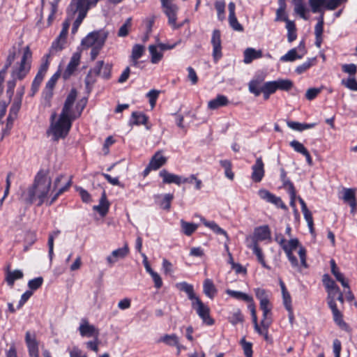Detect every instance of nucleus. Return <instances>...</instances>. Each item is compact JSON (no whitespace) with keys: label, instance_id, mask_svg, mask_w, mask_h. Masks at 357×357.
Wrapping results in <instances>:
<instances>
[{"label":"nucleus","instance_id":"obj_1","mask_svg":"<svg viewBox=\"0 0 357 357\" xmlns=\"http://www.w3.org/2000/svg\"><path fill=\"white\" fill-rule=\"evenodd\" d=\"M52 179L45 170H40L34 178L33 184L24 190L21 200L26 204L31 205L36 202L40 206L44 204L50 191Z\"/></svg>","mask_w":357,"mask_h":357},{"label":"nucleus","instance_id":"obj_2","mask_svg":"<svg viewBox=\"0 0 357 357\" xmlns=\"http://www.w3.org/2000/svg\"><path fill=\"white\" fill-rule=\"evenodd\" d=\"M255 296L259 300V307L263 312V318L261 321L262 328L258 324L257 317L252 319L255 331L260 335H264L267 337L268 328L272 323L271 308L272 306L269 301L270 293L266 290L257 288L255 290Z\"/></svg>","mask_w":357,"mask_h":357},{"label":"nucleus","instance_id":"obj_3","mask_svg":"<svg viewBox=\"0 0 357 357\" xmlns=\"http://www.w3.org/2000/svg\"><path fill=\"white\" fill-rule=\"evenodd\" d=\"M56 116V113L51 116V124L47 133H51L53 136L52 139L55 142L59 139L65 138L68 134L73 120L66 118L63 114H60L57 121H54Z\"/></svg>","mask_w":357,"mask_h":357},{"label":"nucleus","instance_id":"obj_4","mask_svg":"<svg viewBox=\"0 0 357 357\" xmlns=\"http://www.w3.org/2000/svg\"><path fill=\"white\" fill-rule=\"evenodd\" d=\"M89 0H72L68 6L67 8L68 15L75 17V14L78 13L77 17L73 24V34L77 31L79 26L86 16L87 12L89 10Z\"/></svg>","mask_w":357,"mask_h":357},{"label":"nucleus","instance_id":"obj_5","mask_svg":"<svg viewBox=\"0 0 357 357\" xmlns=\"http://www.w3.org/2000/svg\"><path fill=\"white\" fill-rule=\"evenodd\" d=\"M76 98L77 91L73 89L66 99L61 113L60 114H63L64 116L66 118H70L72 120H75L81 115L82 110L86 104V99L81 100L80 102L76 105L75 109L77 112H75L73 110V106L75 103Z\"/></svg>","mask_w":357,"mask_h":357},{"label":"nucleus","instance_id":"obj_6","mask_svg":"<svg viewBox=\"0 0 357 357\" xmlns=\"http://www.w3.org/2000/svg\"><path fill=\"white\" fill-rule=\"evenodd\" d=\"M31 52L29 47L26 46L24 50L20 65L12 72V77L14 79L21 80L25 77L31 68Z\"/></svg>","mask_w":357,"mask_h":357},{"label":"nucleus","instance_id":"obj_7","mask_svg":"<svg viewBox=\"0 0 357 357\" xmlns=\"http://www.w3.org/2000/svg\"><path fill=\"white\" fill-rule=\"evenodd\" d=\"M161 4L164 13L168 17V24L173 29H178L181 28L183 24L176 23V16L178 10V6L174 3L173 1H165V0L161 1Z\"/></svg>","mask_w":357,"mask_h":357},{"label":"nucleus","instance_id":"obj_8","mask_svg":"<svg viewBox=\"0 0 357 357\" xmlns=\"http://www.w3.org/2000/svg\"><path fill=\"white\" fill-rule=\"evenodd\" d=\"M271 239V232L268 225H262L255 229L252 236H247L246 243H258L259 241Z\"/></svg>","mask_w":357,"mask_h":357},{"label":"nucleus","instance_id":"obj_9","mask_svg":"<svg viewBox=\"0 0 357 357\" xmlns=\"http://www.w3.org/2000/svg\"><path fill=\"white\" fill-rule=\"evenodd\" d=\"M192 307L196 310L205 324L212 326L214 324V319L210 316L209 307L204 304L199 298H196V301L192 302Z\"/></svg>","mask_w":357,"mask_h":357},{"label":"nucleus","instance_id":"obj_10","mask_svg":"<svg viewBox=\"0 0 357 357\" xmlns=\"http://www.w3.org/2000/svg\"><path fill=\"white\" fill-rule=\"evenodd\" d=\"M100 36H104V43L108 36V33L104 30H99L89 33L82 40V45L86 47H93L98 45Z\"/></svg>","mask_w":357,"mask_h":357},{"label":"nucleus","instance_id":"obj_11","mask_svg":"<svg viewBox=\"0 0 357 357\" xmlns=\"http://www.w3.org/2000/svg\"><path fill=\"white\" fill-rule=\"evenodd\" d=\"M78 330L82 337L98 339L100 335L99 329L95 326L90 324L86 319L81 320Z\"/></svg>","mask_w":357,"mask_h":357},{"label":"nucleus","instance_id":"obj_12","mask_svg":"<svg viewBox=\"0 0 357 357\" xmlns=\"http://www.w3.org/2000/svg\"><path fill=\"white\" fill-rule=\"evenodd\" d=\"M328 305L329 307L331 308L333 320L335 323L342 330L345 331H349V326L348 324L343 320V316L342 312L337 309L335 300V299H331L328 301Z\"/></svg>","mask_w":357,"mask_h":357},{"label":"nucleus","instance_id":"obj_13","mask_svg":"<svg viewBox=\"0 0 357 357\" xmlns=\"http://www.w3.org/2000/svg\"><path fill=\"white\" fill-rule=\"evenodd\" d=\"M130 252V249L127 243L122 248L114 250L111 255L107 256L106 260L109 266H112L120 259L126 258Z\"/></svg>","mask_w":357,"mask_h":357},{"label":"nucleus","instance_id":"obj_14","mask_svg":"<svg viewBox=\"0 0 357 357\" xmlns=\"http://www.w3.org/2000/svg\"><path fill=\"white\" fill-rule=\"evenodd\" d=\"M258 195L261 199L275 205L277 207L282 209H287L286 205L283 203L281 198L275 196L268 190L261 189L258 191Z\"/></svg>","mask_w":357,"mask_h":357},{"label":"nucleus","instance_id":"obj_15","mask_svg":"<svg viewBox=\"0 0 357 357\" xmlns=\"http://www.w3.org/2000/svg\"><path fill=\"white\" fill-rule=\"evenodd\" d=\"M211 44L213 45V56L217 61L222 57L221 34L218 29H215L213 31Z\"/></svg>","mask_w":357,"mask_h":357},{"label":"nucleus","instance_id":"obj_16","mask_svg":"<svg viewBox=\"0 0 357 357\" xmlns=\"http://www.w3.org/2000/svg\"><path fill=\"white\" fill-rule=\"evenodd\" d=\"M322 281L328 292L327 301H328L331 299L335 300V297L337 295V292L340 291L338 286L328 274L324 275Z\"/></svg>","mask_w":357,"mask_h":357},{"label":"nucleus","instance_id":"obj_17","mask_svg":"<svg viewBox=\"0 0 357 357\" xmlns=\"http://www.w3.org/2000/svg\"><path fill=\"white\" fill-rule=\"evenodd\" d=\"M251 178L254 182H260L264 176V164L261 157L257 158L255 163L252 167Z\"/></svg>","mask_w":357,"mask_h":357},{"label":"nucleus","instance_id":"obj_18","mask_svg":"<svg viewBox=\"0 0 357 357\" xmlns=\"http://www.w3.org/2000/svg\"><path fill=\"white\" fill-rule=\"evenodd\" d=\"M25 342L26 343L30 357H39L38 343L34 335L29 331L26 333Z\"/></svg>","mask_w":357,"mask_h":357},{"label":"nucleus","instance_id":"obj_19","mask_svg":"<svg viewBox=\"0 0 357 357\" xmlns=\"http://www.w3.org/2000/svg\"><path fill=\"white\" fill-rule=\"evenodd\" d=\"M81 58V54L79 52H75L72 57L70 58V61L68 63L66 70L63 74V77L64 79H68L71 75L75 71L77 66L79 64Z\"/></svg>","mask_w":357,"mask_h":357},{"label":"nucleus","instance_id":"obj_20","mask_svg":"<svg viewBox=\"0 0 357 357\" xmlns=\"http://www.w3.org/2000/svg\"><path fill=\"white\" fill-rule=\"evenodd\" d=\"M246 245L247 247L251 249L253 253L256 255L259 263H260L264 268L270 270L271 267L266 264L264 258V255L262 252L261 248L259 247V243H246Z\"/></svg>","mask_w":357,"mask_h":357},{"label":"nucleus","instance_id":"obj_21","mask_svg":"<svg viewBox=\"0 0 357 357\" xmlns=\"http://www.w3.org/2000/svg\"><path fill=\"white\" fill-rule=\"evenodd\" d=\"M159 175L162 178V182L164 183H175L180 185L182 183V177L172 173H169L166 169H162Z\"/></svg>","mask_w":357,"mask_h":357},{"label":"nucleus","instance_id":"obj_22","mask_svg":"<svg viewBox=\"0 0 357 357\" xmlns=\"http://www.w3.org/2000/svg\"><path fill=\"white\" fill-rule=\"evenodd\" d=\"M343 200L347 202L351 208V213H354L356 208V199L355 197V190L351 188H344L343 190Z\"/></svg>","mask_w":357,"mask_h":357},{"label":"nucleus","instance_id":"obj_23","mask_svg":"<svg viewBox=\"0 0 357 357\" xmlns=\"http://www.w3.org/2000/svg\"><path fill=\"white\" fill-rule=\"evenodd\" d=\"M243 62L246 64L250 63L253 60L261 58L263 56L262 51L256 50L252 47H248L243 52Z\"/></svg>","mask_w":357,"mask_h":357},{"label":"nucleus","instance_id":"obj_24","mask_svg":"<svg viewBox=\"0 0 357 357\" xmlns=\"http://www.w3.org/2000/svg\"><path fill=\"white\" fill-rule=\"evenodd\" d=\"M68 32L67 30L61 29L58 38L52 45L50 53L53 54L54 52L61 51L63 48Z\"/></svg>","mask_w":357,"mask_h":357},{"label":"nucleus","instance_id":"obj_25","mask_svg":"<svg viewBox=\"0 0 357 357\" xmlns=\"http://www.w3.org/2000/svg\"><path fill=\"white\" fill-rule=\"evenodd\" d=\"M109 204L107 199L105 191L103 190L100 199L99 204L93 206V209L99 213L102 216H105L109 210Z\"/></svg>","mask_w":357,"mask_h":357},{"label":"nucleus","instance_id":"obj_26","mask_svg":"<svg viewBox=\"0 0 357 357\" xmlns=\"http://www.w3.org/2000/svg\"><path fill=\"white\" fill-rule=\"evenodd\" d=\"M176 287L178 290L185 292L188 294V298L192 302L196 301V298H199V297L196 296L195 294L193 286L186 282L176 284Z\"/></svg>","mask_w":357,"mask_h":357},{"label":"nucleus","instance_id":"obj_27","mask_svg":"<svg viewBox=\"0 0 357 357\" xmlns=\"http://www.w3.org/2000/svg\"><path fill=\"white\" fill-rule=\"evenodd\" d=\"M167 162V158L162 155L161 151H157L152 157L149 164L153 170H157Z\"/></svg>","mask_w":357,"mask_h":357},{"label":"nucleus","instance_id":"obj_28","mask_svg":"<svg viewBox=\"0 0 357 357\" xmlns=\"http://www.w3.org/2000/svg\"><path fill=\"white\" fill-rule=\"evenodd\" d=\"M200 220L206 227L211 229L214 233L218 235H223L227 240H229V236L226 231L220 227L214 221H207L203 217H201Z\"/></svg>","mask_w":357,"mask_h":357},{"label":"nucleus","instance_id":"obj_29","mask_svg":"<svg viewBox=\"0 0 357 357\" xmlns=\"http://www.w3.org/2000/svg\"><path fill=\"white\" fill-rule=\"evenodd\" d=\"M229 100L225 96L218 95L214 99L211 100L208 103V107L211 109H216L220 107L226 106Z\"/></svg>","mask_w":357,"mask_h":357},{"label":"nucleus","instance_id":"obj_30","mask_svg":"<svg viewBox=\"0 0 357 357\" xmlns=\"http://www.w3.org/2000/svg\"><path fill=\"white\" fill-rule=\"evenodd\" d=\"M294 4V12L298 15L301 18L307 20L308 17L306 16L307 8L305 4V0H292Z\"/></svg>","mask_w":357,"mask_h":357},{"label":"nucleus","instance_id":"obj_31","mask_svg":"<svg viewBox=\"0 0 357 357\" xmlns=\"http://www.w3.org/2000/svg\"><path fill=\"white\" fill-rule=\"evenodd\" d=\"M203 291L209 298H213L217 293V289L211 279H206L203 284Z\"/></svg>","mask_w":357,"mask_h":357},{"label":"nucleus","instance_id":"obj_32","mask_svg":"<svg viewBox=\"0 0 357 357\" xmlns=\"http://www.w3.org/2000/svg\"><path fill=\"white\" fill-rule=\"evenodd\" d=\"M24 274L20 270H15L13 271H8L6 275V281L8 284L13 287L16 280L22 279Z\"/></svg>","mask_w":357,"mask_h":357},{"label":"nucleus","instance_id":"obj_33","mask_svg":"<svg viewBox=\"0 0 357 357\" xmlns=\"http://www.w3.org/2000/svg\"><path fill=\"white\" fill-rule=\"evenodd\" d=\"M181 231L186 236H191L198 228V225L181 220Z\"/></svg>","mask_w":357,"mask_h":357},{"label":"nucleus","instance_id":"obj_34","mask_svg":"<svg viewBox=\"0 0 357 357\" xmlns=\"http://www.w3.org/2000/svg\"><path fill=\"white\" fill-rule=\"evenodd\" d=\"M305 55V52H302L301 54L297 53V49L293 48L288 51L287 54L281 56L280 61L287 62V61H294L296 59H301Z\"/></svg>","mask_w":357,"mask_h":357},{"label":"nucleus","instance_id":"obj_35","mask_svg":"<svg viewBox=\"0 0 357 357\" xmlns=\"http://www.w3.org/2000/svg\"><path fill=\"white\" fill-rule=\"evenodd\" d=\"M226 294L236 300L243 301L245 302L252 301V297L251 296L241 291L227 289Z\"/></svg>","mask_w":357,"mask_h":357},{"label":"nucleus","instance_id":"obj_36","mask_svg":"<svg viewBox=\"0 0 357 357\" xmlns=\"http://www.w3.org/2000/svg\"><path fill=\"white\" fill-rule=\"evenodd\" d=\"M317 125V123H301L299 122L296 121H288L287 126L290 128L298 130V131H303L304 130L310 129L314 127H315Z\"/></svg>","mask_w":357,"mask_h":357},{"label":"nucleus","instance_id":"obj_37","mask_svg":"<svg viewBox=\"0 0 357 357\" xmlns=\"http://www.w3.org/2000/svg\"><path fill=\"white\" fill-rule=\"evenodd\" d=\"M316 57L309 58L306 61L297 66L296 68L295 69V72L298 75H301L305 71H307L310 68L316 65Z\"/></svg>","mask_w":357,"mask_h":357},{"label":"nucleus","instance_id":"obj_38","mask_svg":"<svg viewBox=\"0 0 357 357\" xmlns=\"http://www.w3.org/2000/svg\"><path fill=\"white\" fill-rule=\"evenodd\" d=\"M148 119V116L145 114L138 112H133L132 113V120L130 121V124L137 126L146 125Z\"/></svg>","mask_w":357,"mask_h":357},{"label":"nucleus","instance_id":"obj_39","mask_svg":"<svg viewBox=\"0 0 357 357\" xmlns=\"http://www.w3.org/2000/svg\"><path fill=\"white\" fill-rule=\"evenodd\" d=\"M72 183L71 178H70L68 182L66 183V185L58 189V190L56 192V193L52 196L50 200L46 199L45 202L47 205H52L64 192L67 191L68 188L70 187Z\"/></svg>","mask_w":357,"mask_h":357},{"label":"nucleus","instance_id":"obj_40","mask_svg":"<svg viewBox=\"0 0 357 357\" xmlns=\"http://www.w3.org/2000/svg\"><path fill=\"white\" fill-rule=\"evenodd\" d=\"M178 337L176 334H166L158 340V342H163L168 346H174L178 344Z\"/></svg>","mask_w":357,"mask_h":357},{"label":"nucleus","instance_id":"obj_41","mask_svg":"<svg viewBox=\"0 0 357 357\" xmlns=\"http://www.w3.org/2000/svg\"><path fill=\"white\" fill-rule=\"evenodd\" d=\"M308 2L313 13H324L321 8H326V0H309Z\"/></svg>","mask_w":357,"mask_h":357},{"label":"nucleus","instance_id":"obj_42","mask_svg":"<svg viewBox=\"0 0 357 357\" xmlns=\"http://www.w3.org/2000/svg\"><path fill=\"white\" fill-rule=\"evenodd\" d=\"M149 50L151 56V63H158L162 58V53L161 52H158L157 50V46L154 45H149Z\"/></svg>","mask_w":357,"mask_h":357},{"label":"nucleus","instance_id":"obj_43","mask_svg":"<svg viewBox=\"0 0 357 357\" xmlns=\"http://www.w3.org/2000/svg\"><path fill=\"white\" fill-rule=\"evenodd\" d=\"M280 178L282 182L283 188L287 191L295 189L292 182L287 177V172L283 168L280 169Z\"/></svg>","mask_w":357,"mask_h":357},{"label":"nucleus","instance_id":"obj_44","mask_svg":"<svg viewBox=\"0 0 357 357\" xmlns=\"http://www.w3.org/2000/svg\"><path fill=\"white\" fill-rule=\"evenodd\" d=\"M299 245V241L297 238H293L287 243L285 241L282 247L285 253L293 252Z\"/></svg>","mask_w":357,"mask_h":357},{"label":"nucleus","instance_id":"obj_45","mask_svg":"<svg viewBox=\"0 0 357 357\" xmlns=\"http://www.w3.org/2000/svg\"><path fill=\"white\" fill-rule=\"evenodd\" d=\"M55 83L53 81L49 79L46 84V86L43 91V96L47 100H50L53 96V89L55 86Z\"/></svg>","mask_w":357,"mask_h":357},{"label":"nucleus","instance_id":"obj_46","mask_svg":"<svg viewBox=\"0 0 357 357\" xmlns=\"http://www.w3.org/2000/svg\"><path fill=\"white\" fill-rule=\"evenodd\" d=\"M221 166L225 169V176L229 178L230 180H233L234 177V174L231 171V163L228 160H222L220 161Z\"/></svg>","mask_w":357,"mask_h":357},{"label":"nucleus","instance_id":"obj_47","mask_svg":"<svg viewBox=\"0 0 357 357\" xmlns=\"http://www.w3.org/2000/svg\"><path fill=\"white\" fill-rule=\"evenodd\" d=\"M277 89L282 91H289L293 86V82L289 79H280L275 80Z\"/></svg>","mask_w":357,"mask_h":357},{"label":"nucleus","instance_id":"obj_48","mask_svg":"<svg viewBox=\"0 0 357 357\" xmlns=\"http://www.w3.org/2000/svg\"><path fill=\"white\" fill-rule=\"evenodd\" d=\"M145 51V47L142 45L136 44L132 47L131 59H139L142 56Z\"/></svg>","mask_w":357,"mask_h":357},{"label":"nucleus","instance_id":"obj_49","mask_svg":"<svg viewBox=\"0 0 357 357\" xmlns=\"http://www.w3.org/2000/svg\"><path fill=\"white\" fill-rule=\"evenodd\" d=\"M341 83L347 89L357 91V81L355 77H349L347 79H342Z\"/></svg>","mask_w":357,"mask_h":357},{"label":"nucleus","instance_id":"obj_50","mask_svg":"<svg viewBox=\"0 0 357 357\" xmlns=\"http://www.w3.org/2000/svg\"><path fill=\"white\" fill-rule=\"evenodd\" d=\"M215 7L218 13V18L220 20L225 19V3L224 1H218L215 3Z\"/></svg>","mask_w":357,"mask_h":357},{"label":"nucleus","instance_id":"obj_51","mask_svg":"<svg viewBox=\"0 0 357 357\" xmlns=\"http://www.w3.org/2000/svg\"><path fill=\"white\" fill-rule=\"evenodd\" d=\"M241 344L243 349L245 357H252V344L251 342H246L245 338L241 339Z\"/></svg>","mask_w":357,"mask_h":357},{"label":"nucleus","instance_id":"obj_52","mask_svg":"<svg viewBox=\"0 0 357 357\" xmlns=\"http://www.w3.org/2000/svg\"><path fill=\"white\" fill-rule=\"evenodd\" d=\"M16 119L15 116H12V114H9L6 119V124L4 129L2 130V137L3 138L6 135H8L10 130L13 128V121Z\"/></svg>","mask_w":357,"mask_h":357},{"label":"nucleus","instance_id":"obj_53","mask_svg":"<svg viewBox=\"0 0 357 357\" xmlns=\"http://www.w3.org/2000/svg\"><path fill=\"white\" fill-rule=\"evenodd\" d=\"M317 23L314 27V35L322 36L324 31V13H321L320 16L317 18Z\"/></svg>","mask_w":357,"mask_h":357},{"label":"nucleus","instance_id":"obj_54","mask_svg":"<svg viewBox=\"0 0 357 357\" xmlns=\"http://www.w3.org/2000/svg\"><path fill=\"white\" fill-rule=\"evenodd\" d=\"M60 231L57 230L54 231L53 234H50L49 238H48V247H49V257L50 260H52L53 255H54V236H56L59 234Z\"/></svg>","mask_w":357,"mask_h":357},{"label":"nucleus","instance_id":"obj_55","mask_svg":"<svg viewBox=\"0 0 357 357\" xmlns=\"http://www.w3.org/2000/svg\"><path fill=\"white\" fill-rule=\"evenodd\" d=\"M132 19L128 18L125 23L120 27L118 36L120 37H125L128 34L129 28L131 26Z\"/></svg>","mask_w":357,"mask_h":357},{"label":"nucleus","instance_id":"obj_56","mask_svg":"<svg viewBox=\"0 0 357 357\" xmlns=\"http://www.w3.org/2000/svg\"><path fill=\"white\" fill-rule=\"evenodd\" d=\"M229 23L231 27L237 31H243V26L238 22L236 15L234 16H229Z\"/></svg>","mask_w":357,"mask_h":357},{"label":"nucleus","instance_id":"obj_57","mask_svg":"<svg viewBox=\"0 0 357 357\" xmlns=\"http://www.w3.org/2000/svg\"><path fill=\"white\" fill-rule=\"evenodd\" d=\"M98 43H99L96 47H93L91 49V59L92 60H94L97 57V56L98 55V54L100 52V50H101V48L103 47V45L105 44L104 43V36H100V38Z\"/></svg>","mask_w":357,"mask_h":357},{"label":"nucleus","instance_id":"obj_58","mask_svg":"<svg viewBox=\"0 0 357 357\" xmlns=\"http://www.w3.org/2000/svg\"><path fill=\"white\" fill-rule=\"evenodd\" d=\"M174 199V195L172 194H165L163 199L160 203V206L163 209L169 210L171 207V202Z\"/></svg>","mask_w":357,"mask_h":357},{"label":"nucleus","instance_id":"obj_59","mask_svg":"<svg viewBox=\"0 0 357 357\" xmlns=\"http://www.w3.org/2000/svg\"><path fill=\"white\" fill-rule=\"evenodd\" d=\"M43 278L42 277H38L29 281L28 287L31 290H36L43 284Z\"/></svg>","mask_w":357,"mask_h":357},{"label":"nucleus","instance_id":"obj_60","mask_svg":"<svg viewBox=\"0 0 357 357\" xmlns=\"http://www.w3.org/2000/svg\"><path fill=\"white\" fill-rule=\"evenodd\" d=\"M342 71L344 73H348L350 75V77H354V75L357 73V67L354 63L350 64H344L342 66Z\"/></svg>","mask_w":357,"mask_h":357},{"label":"nucleus","instance_id":"obj_61","mask_svg":"<svg viewBox=\"0 0 357 357\" xmlns=\"http://www.w3.org/2000/svg\"><path fill=\"white\" fill-rule=\"evenodd\" d=\"M43 77L36 75L31 84V96H34L38 91L40 85L43 80Z\"/></svg>","mask_w":357,"mask_h":357},{"label":"nucleus","instance_id":"obj_62","mask_svg":"<svg viewBox=\"0 0 357 357\" xmlns=\"http://www.w3.org/2000/svg\"><path fill=\"white\" fill-rule=\"evenodd\" d=\"M68 351L70 357H87V355L76 346L68 348Z\"/></svg>","mask_w":357,"mask_h":357},{"label":"nucleus","instance_id":"obj_63","mask_svg":"<svg viewBox=\"0 0 357 357\" xmlns=\"http://www.w3.org/2000/svg\"><path fill=\"white\" fill-rule=\"evenodd\" d=\"M259 82L257 80H252L249 83V91L255 95V96H259L261 93V88H259Z\"/></svg>","mask_w":357,"mask_h":357},{"label":"nucleus","instance_id":"obj_64","mask_svg":"<svg viewBox=\"0 0 357 357\" xmlns=\"http://www.w3.org/2000/svg\"><path fill=\"white\" fill-rule=\"evenodd\" d=\"M159 95V91L153 89L151 90L147 94L146 96L149 98V103L151 105V108L153 109L155 106L156 100Z\"/></svg>","mask_w":357,"mask_h":357}]
</instances>
